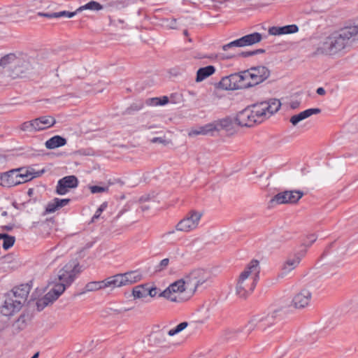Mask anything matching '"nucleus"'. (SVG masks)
Masks as SVG:
<instances>
[{
  "label": "nucleus",
  "mask_w": 358,
  "mask_h": 358,
  "mask_svg": "<svg viewBox=\"0 0 358 358\" xmlns=\"http://www.w3.org/2000/svg\"><path fill=\"white\" fill-rule=\"evenodd\" d=\"M198 272L192 271L189 274L185 275L179 280L184 282V287L190 295H192L196 289V284L195 278Z\"/></svg>",
  "instance_id": "nucleus-20"
},
{
  "label": "nucleus",
  "mask_w": 358,
  "mask_h": 358,
  "mask_svg": "<svg viewBox=\"0 0 358 358\" xmlns=\"http://www.w3.org/2000/svg\"><path fill=\"white\" fill-rule=\"evenodd\" d=\"M194 272H198L196 278H195L197 288L199 285H203L207 280L208 277L205 276L206 273L202 270H196L194 271Z\"/></svg>",
  "instance_id": "nucleus-37"
},
{
  "label": "nucleus",
  "mask_w": 358,
  "mask_h": 358,
  "mask_svg": "<svg viewBox=\"0 0 358 358\" xmlns=\"http://www.w3.org/2000/svg\"><path fill=\"white\" fill-rule=\"evenodd\" d=\"M239 77V83L241 89H245L250 87H252L251 80H250V74L248 72V70L243 71L238 73Z\"/></svg>",
  "instance_id": "nucleus-27"
},
{
  "label": "nucleus",
  "mask_w": 358,
  "mask_h": 358,
  "mask_svg": "<svg viewBox=\"0 0 358 358\" xmlns=\"http://www.w3.org/2000/svg\"><path fill=\"white\" fill-rule=\"evenodd\" d=\"M43 170L35 171L32 168L13 169L0 173V185L5 187H13L41 176Z\"/></svg>",
  "instance_id": "nucleus-5"
},
{
  "label": "nucleus",
  "mask_w": 358,
  "mask_h": 358,
  "mask_svg": "<svg viewBox=\"0 0 358 358\" xmlns=\"http://www.w3.org/2000/svg\"><path fill=\"white\" fill-rule=\"evenodd\" d=\"M170 262V259L169 258L163 259L160 261L159 264L156 266V271H164L167 268Z\"/></svg>",
  "instance_id": "nucleus-40"
},
{
  "label": "nucleus",
  "mask_w": 358,
  "mask_h": 358,
  "mask_svg": "<svg viewBox=\"0 0 358 358\" xmlns=\"http://www.w3.org/2000/svg\"><path fill=\"white\" fill-rule=\"evenodd\" d=\"M159 103H160V98H159V97L151 98V99H148L146 101V103L148 106H160Z\"/></svg>",
  "instance_id": "nucleus-45"
},
{
  "label": "nucleus",
  "mask_w": 358,
  "mask_h": 358,
  "mask_svg": "<svg viewBox=\"0 0 358 358\" xmlns=\"http://www.w3.org/2000/svg\"><path fill=\"white\" fill-rule=\"evenodd\" d=\"M280 106V101L277 99L253 104L237 114L236 122L241 127H252L278 111Z\"/></svg>",
  "instance_id": "nucleus-2"
},
{
  "label": "nucleus",
  "mask_w": 358,
  "mask_h": 358,
  "mask_svg": "<svg viewBox=\"0 0 358 358\" xmlns=\"http://www.w3.org/2000/svg\"><path fill=\"white\" fill-rule=\"evenodd\" d=\"M166 336H168L167 331L162 329L152 333L151 334V339H152L157 344H162L166 341Z\"/></svg>",
  "instance_id": "nucleus-28"
},
{
  "label": "nucleus",
  "mask_w": 358,
  "mask_h": 358,
  "mask_svg": "<svg viewBox=\"0 0 358 358\" xmlns=\"http://www.w3.org/2000/svg\"><path fill=\"white\" fill-rule=\"evenodd\" d=\"M286 194H287V191L282 192L277 194L271 199V202L272 203H275V204L287 203L288 198H287V195H286Z\"/></svg>",
  "instance_id": "nucleus-34"
},
{
  "label": "nucleus",
  "mask_w": 358,
  "mask_h": 358,
  "mask_svg": "<svg viewBox=\"0 0 358 358\" xmlns=\"http://www.w3.org/2000/svg\"><path fill=\"white\" fill-rule=\"evenodd\" d=\"M316 92L319 95H324L326 93V91L323 87H318Z\"/></svg>",
  "instance_id": "nucleus-55"
},
{
  "label": "nucleus",
  "mask_w": 358,
  "mask_h": 358,
  "mask_svg": "<svg viewBox=\"0 0 358 358\" xmlns=\"http://www.w3.org/2000/svg\"><path fill=\"white\" fill-rule=\"evenodd\" d=\"M38 357V353H36V355H34L33 357L36 358V357Z\"/></svg>",
  "instance_id": "nucleus-61"
},
{
  "label": "nucleus",
  "mask_w": 358,
  "mask_h": 358,
  "mask_svg": "<svg viewBox=\"0 0 358 358\" xmlns=\"http://www.w3.org/2000/svg\"><path fill=\"white\" fill-rule=\"evenodd\" d=\"M78 185V180L75 176H65L57 182L55 192L59 195H64L69 189L75 188Z\"/></svg>",
  "instance_id": "nucleus-12"
},
{
  "label": "nucleus",
  "mask_w": 358,
  "mask_h": 358,
  "mask_svg": "<svg viewBox=\"0 0 358 358\" xmlns=\"http://www.w3.org/2000/svg\"><path fill=\"white\" fill-rule=\"evenodd\" d=\"M255 55V52L253 51H245L242 52L241 56L243 57H248Z\"/></svg>",
  "instance_id": "nucleus-50"
},
{
  "label": "nucleus",
  "mask_w": 358,
  "mask_h": 358,
  "mask_svg": "<svg viewBox=\"0 0 358 358\" xmlns=\"http://www.w3.org/2000/svg\"><path fill=\"white\" fill-rule=\"evenodd\" d=\"M16 59L17 57L15 54H8L5 55L0 59V64L1 66H6L10 63L15 62Z\"/></svg>",
  "instance_id": "nucleus-38"
},
{
  "label": "nucleus",
  "mask_w": 358,
  "mask_h": 358,
  "mask_svg": "<svg viewBox=\"0 0 358 358\" xmlns=\"http://www.w3.org/2000/svg\"><path fill=\"white\" fill-rule=\"evenodd\" d=\"M303 255L302 253H296L289 256L282 266V271L283 274H287L299 266Z\"/></svg>",
  "instance_id": "nucleus-16"
},
{
  "label": "nucleus",
  "mask_w": 358,
  "mask_h": 358,
  "mask_svg": "<svg viewBox=\"0 0 358 358\" xmlns=\"http://www.w3.org/2000/svg\"><path fill=\"white\" fill-rule=\"evenodd\" d=\"M142 208H143V210H144L148 209V206H142Z\"/></svg>",
  "instance_id": "nucleus-60"
},
{
  "label": "nucleus",
  "mask_w": 358,
  "mask_h": 358,
  "mask_svg": "<svg viewBox=\"0 0 358 358\" xmlns=\"http://www.w3.org/2000/svg\"><path fill=\"white\" fill-rule=\"evenodd\" d=\"M103 8V6L101 5L99 3L95 1H91L85 5L80 6L78 9H77V11H80L83 10H91L94 11H98Z\"/></svg>",
  "instance_id": "nucleus-29"
},
{
  "label": "nucleus",
  "mask_w": 358,
  "mask_h": 358,
  "mask_svg": "<svg viewBox=\"0 0 358 358\" xmlns=\"http://www.w3.org/2000/svg\"><path fill=\"white\" fill-rule=\"evenodd\" d=\"M21 129L27 131H34V120L29 122H25L21 125Z\"/></svg>",
  "instance_id": "nucleus-41"
},
{
  "label": "nucleus",
  "mask_w": 358,
  "mask_h": 358,
  "mask_svg": "<svg viewBox=\"0 0 358 358\" xmlns=\"http://www.w3.org/2000/svg\"><path fill=\"white\" fill-rule=\"evenodd\" d=\"M345 252V247H341V248H338L337 251H334L332 255H334V257H336L338 255H344Z\"/></svg>",
  "instance_id": "nucleus-47"
},
{
  "label": "nucleus",
  "mask_w": 358,
  "mask_h": 358,
  "mask_svg": "<svg viewBox=\"0 0 358 358\" xmlns=\"http://www.w3.org/2000/svg\"><path fill=\"white\" fill-rule=\"evenodd\" d=\"M300 105V102L299 101H293L290 102L289 106L292 109L297 108Z\"/></svg>",
  "instance_id": "nucleus-53"
},
{
  "label": "nucleus",
  "mask_w": 358,
  "mask_h": 358,
  "mask_svg": "<svg viewBox=\"0 0 358 358\" xmlns=\"http://www.w3.org/2000/svg\"><path fill=\"white\" fill-rule=\"evenodd\" d=\"M183 293H187L184 287V282L178 280L170 284L159 294V296L164 297L171 302L181 303L187 299L182 296Z\"/></svg>",
  "instance_id": "nucleus-7"
},
{
  "label": "nucleus",
  "mask_w": 358,
  "mask_h": 358,
  "mask_svg": "<svg viewBox=\"0 0 358 358\" xmlns=\"http://www.w3.org/2000/svg\"><path fill=\"white\" fill-rule=\"evenodd\" d=\"M66 144V140L60 136H54L46 141L45 145L48 149L52 150Z\"/></svg>",
  "instance_id": "nucleus-25"
},
{
  "label": "nucleus",
  "mask_w": 358,
  "mask_h": 358,
  "mask_svg": "<svg viewBox=\"0 0 358 358\" xmlns=\"http://www.w3.org/2000/svg\"><path fill=\"white\" fill-rule=\"evenodd\" d=\"M120 274L122 275L124 286L139 282L143 278L142 273L137 270Z\"/></svg>",
  "instance_id": "nucleus-22"
},
{
  "label": "nucleus",
  "mask_w": 358,
  "mask_h": 358,
  "mask_svg": "<svg viewBox=\"0 0 358 358\" xmlns=\"http://www.w3.org/2000/svg\"><path fill=\"white\" fill-rule=\"evenodd\" d=\"M56 121L51 116H42L34 120V131H40L48 129L55 124Z\"/></svg>",
  "instance_id": "nucleus-18"
},
{
  "label": "nucleus",
  "mask_w": 358,
  "mask_h": 358,
  "mask_svg": "<svg viewBox=\"0 0 358 358\" xmlns=\"http://www.w3.org/2000/svg\"><path fill=\"white\" fill-rule=\"evenodd\" d=\"M188 324H189L187 322H182L180 323L175 328L171 329L167 331L168 336H173L179 334L180 332L183 331L186 327H187Z\"/></svg>",
  "instance_id": "nucleus-36"
},
{
  "label": "nucleus",
  "mask_w": 358,
  "mask_h": 358,
  "mask_svg": "<svg viewBox=\"0 0 358 358\" xmlns=\"http://www.w3.org/2000/svg\"><path fill=\"white\" fill-rule=\"evenodd\" d=\"M148 295L150 296L151 297H155L157 295V288L155 287H152L150 288H148Z\"/></svg>",
  "instance_id": "nucleus-46"
},
{
  "label": "nucleus",
  "mask_w": 358,
  "mask_h": 358,
  "mask_svg": "<svg viewBox=\"0 0 358 358\" xmlns=\"http://www.w3.org/2000/svg\"><path fill=\"white\" fill-rule=\"evenodd\" d=\"M253 52H255V55L259 54V53H263L264 52V49H257L256 50H254Z\"/></svg>",
  "instance_id": "nucleus-57"
},
{
  "label": "nucleus",
  "mask_w": 358,
  "mask_h": 358,
  "mask_svg": "<svg viewBox=\"0 0 358 358\" xmlns=\"http://www.w3.org/2000/svg\"><path fill=\"white\" fill-rule=\"evenodd\" d=\"M31 290V286L27 284H22L19 286L15 287L12 291L7 293L6 294L9 296L12 297V299H15L17 301H20L21 305L25 302L29 295V293Z\"/></svg>",
  "instance_id": "nucleus-14"
},
{
  "label": "nucleus",
  "mask_w": 358,
  "mask_h": 358,
  "mask_svg": "<svg viewBox=\"0 0 358 358\" xmlns=\"http://www.w3.org/2000/svg\"><path fill=\"white\" fill-rule=\"evenodd\" d=\"M79 273V264L75 262H69L57 273V277L51 283L50 290L45 295L38 299L36 306L38 310L57 300L75 280L77 273Z\"/></svg>",
  "instance_id": "nucleus-1"
},
{
  "label": "nucleus",
  "mask_w": 358,
  "mask_h": 358,
  "mask_svg": "<svg viewBox=\"0 0 358 358\" xmlns=\"http://www.w3.org/2000/svg\"><path fill=\"white\" fill-rule=\"evenodd\" d=\"M201 217V212L192 210L178 223L176 229L185 232L192 231L198 227Z\"/></svg>",
  "instance_id": "nucleus-9"
},
{
  "label": "nucleus",
  "mask_w": 358,
  "mask_h": 358,
  "mask_svg": "<svg viewBox=\"0 0 358 358\" xmlns=\"http://www.w3.org/2000/svg\"><path fill=\"white\" fill-rule=\"evenodd\" d=\"M287 203H294L297 202L303 195V193L301 191L292 190L287 191Z\"/></svg>",
  "instance_id": "nucleus-32"
},
{
  "label": "nucleus",
  "mask_w": 358,
  "mask_h": 358,
  "mask_svg": "<svg viewBox=\"0 0 358 358\" xmlns=\"http://www.w3.org/2000/svg\"><path fill=\"white\" fill-rule=\"evenodd\" d=\"M317 239V236L315 234H310L307 237V240L310 242V244L313 243Z\"/></svg>",
  "instance_id": "nucleus-52"
},
{
  "label": "nucleus",
  "mask_w": 358,
  "mask_h": 358,
  "mask_svg": "<svg viewBox=\"0 0 358 358\" xmlns=\"http://www.w3.org/2000/svg\"><path fill=\"white\" fill-rule=\"evenodd\" d=\"M215 71V68L212 65L199 69L196 72V81L199 83L204 80L206 78L213 75Z\"/></svg>",
  "instance_id": "nucleus-26"
},
{
  "label": "nucleus",
  "mask_w": 358,
  "mask_h": 358,
  "mask_svg": "<svg viewBox=\"0 0 358 358\" xmlns=\"http://www.w3.org/2000/svg\"><path fill=\"white\" fill-rule=\"evenodd\" d=\"M321 112L320 108H308L306 109L299 114L294 115L291 117L290 122L293 125H296L299 122L310 117L313 115L319 114Z\"/></svg>",
  "instance_id": "nucleus-21"
},
{
  "label": "nucleus",
  "mask_w": 358,
  "mask_h": 358,
  "mask_svg": "<svg viewBox=\"0 0 358 358\" xmlns=\"http://www.w3.org/2000/svg\"><path fill=\"white\" fill-rule=\"evenodd\" d=\"M90 189L92 194H97L106 192L108 189V188L98 185H93L90 187Z\"/></svg>",
  "instance_id": "nucleus-44"
},
{
  "label": "nucleus",
  "mask_w": 358,
  "mask_h": 358,
  "mask_svg": "<svg viewBox=\"0 0 358 358\" xmlns=\"http://www.w3.org/2000/svg\"><path fill=\"white\" fill-rule=\"evenodd\" d=\"M248 70L249 73L250 74V80L252 86L257 85L266 79H267L270 75L269 70L264 66H258L255 67H252Z\"/></svg>",
  "instance_id": "nucleus-11"
},
{
  "label": "nucleus",
  "mask_w": 358,
  "mask_h": 358,
  "mask_svg": "<svg viewBox=\"0 0 358 358\" xmlns=\"http://www.w3.org/2000/svg\"><path fill=\"white\" fill-rule=\"evenodd\" d=\"M188 135L190 137L195 136L197 135H204L202 127H199L196 129H192L188 132Z\"/></svg>",
  "instance_id": "nucleus-43"
},
{
  "label": "nucleus",
  "mask_w": 358,
  "mask_h": 358,
  "mask_svg": "<svg viewBox=\"0 0 358 358\" xmlns=\"http://www.w3.org/2000/svg\"><path fill=\"white\" fill-rule=\"evenodd\" d=\"M239 79L238 73H232L222 78L219 84L221 88L226 90H238L241 89Z\"/></svg>",
  "instance_id": "nucleus-15"
},
{
  "label": "nucleus",
  "mask_w": 358,
  "mask_h": 358,
  "mask_svg": "<svg viewBox=\"0 0 358 358\" xmlns=\"http://www.w3.org/2000/svg\"><path fill=\"white\" fill-rule=\"evenodd\" d=\"M220 57L221 59H231V58L233 57V56H231V55H225L224 54H221L220 55Z\"/></svg>",
  "instance_id": "nucleus-56"
},
{
  "label": "nucleus",
  "mask_w": 358,
  "mask_h": 358,
  "mask_svg": "<svg viewBox=\"0 0 358 358\" xmlns=\"http://www.w3.org/2000/svg\"><path fill=\"white\" fill-rule=\"evenodd\" d=\"M102 289H104L103 280L90 282L85 285L87 292H94Z\"/></svg>",
  "instance_id": "nucleus-35"
},
{
  "label": "nucleus",
  "mask_w": 358,
  "mask_h": 358,
  "mask_svg": "<svg viewBox=\"0 0 358 358\" xmlns=\"http://www.w3.org/2000/svg\"><path fill=\"white\" fill-rule=\"evenodd\" d=\"M311 299V292L307 289H303L294 296L292 305L296 308H303L310 304Z\"/></svg>",
  "instance_id": "nucleus-13"
},
{
  "label": "nucleus",
  "mask_w": 358,
  "mask_h": 358,
  "mask_svg": "<svg viewBox=\"0 0 358 358\" xmlns=\"http://www.w3.org/2000/svg\"><path fill=\"white\" fill-rule=\"evenodd\" d=\"M262 39V36L259 32H254L245 35L236 40L232 41L224 45L222 48L224 51H227L231 48H243L253 45L259 43Z\"/></svg>",
  "instance_id": "nucleus-8"
},
{
  "label": "nucleus",
  "mask_w": 358,
  "mask_h": 358,
  "mask_svg": "<svg viewBox=\"0 0 358 358\" xmlns=\"http://www.w3.org/2000/svg\"><path fill=\"white\" fill-rule=\"evenodd\" d=\"M77 12H78L77 10L75 12H69V11L63 10V11L56 12L55 15H56V18H59V17L71 18L76 15Z\"/></svg>",
  "instance_id": "nucleus-39"
},
{
  "label": "nucleus",
  "mask_w": 358,
  "mask_h": 358,
  "mask_svg": "<svg viewBox=\"0 0 358 358\" xmlns=\"http://www.w3.org/2000/svg\"><path fill=\"white\" fill-rule=\"evenodd\" d=\"M1 239H3L2 247L5 250L10 248L15 243V237L6 234H0Z\"/></svg>",
  "instance_id": "nucleus-33"
},
{
  "label": "nucleus",
  "mask_w": 358,
  "mask_h": 358,
  "mask_svg": "<svg viewBox=\"0 0 358 358\" xmlns=\"http://www.w3.org/2000/svg\"><path fill=\"white\" fill-rule=\"evenodd\" d=\"M33 193H34V189L30 188L28 189L27 194L29 196H31L33 194Z\"/></svg>",
  "instance_id": "nucleus-58"
},
{
  "label": "nucleus",
  "mask_w": 358,
  "mask_h": 358,
  "mask_svg": "<svg viewBox=\"0 0 358 358\" xmlns=\"http://www.w3.org/2000/svg\"><path fill=\"white\" fill-rule=\"evenodd\" d=\"M260 267L257 260H252L239 275L236 284V294L246 297L255 289L259 278Z\"/></svg>",
  "instance_id": "nucleus-4"
},
{
  "label": "nucleus",
  "mask_w": 358,
  "mask_h": 358,
  "mask_svg": "<svg viewBox=\"0 0 358 358\" xmlns=\"http://www.w3.org/2000/svg\"><path fill=\"white\" fill-rule=\"evenodd\" d=\"M345 27L350 34L352 41H358V20Z\"/></svg>",
  "instance_id": "nucleus-31"
},
{
  "label": "nucleus",
  "mask_w": 358,
  "mask_h": 358,
  "mask_svg": "<svg viewBox=\"0 0 358 358\" xmlns=\"http://www.w3.org/2000/svg\"><path fill=\"white\" fill-rule=\"evenodd\" d=\"M280 312V310H275L268 313H262L253 317L241 331L239 338H246V336L255 329L265 331L268 327L272 326L282 319Z\"/></svg>",
  "instance_id": "nucleus-6"
},
{
  "label": "nucleus",
  "mask_w": 358,
  "mask_h": 358,
  "mask_svg": "<svg viewBox=\"0 0 358 358\" xmlns=\"http://www.w3.org/2000/svg\"><path fill=\"white\" fill-rule=\"evenodd\" d=\"M56 12L50 13H38V15L40 16L46 17L48 18H56Z\"/></svg>",
  "instance_id": "nucleus-48"
},
{
  "label": "nucleus",
  "mask_w": 358,
  "mask_h": 358,
  "mask_svg": "<svg viewBox=\"0 0 358 358\" xmlns=\"http://www.w3.org/2000/svg\"><path fill=\"white\" fill-rule=\"evenodd\" d=\"M274 0H261L260 2L259 3V6H268V5H271V3H273Z\"/></svg>",
  "instance_id": "nucleus-49"
},
{
  "label": "nucleus",
  "mask_w": 358,
  "mask_h": 358,
  "mask_svg": "<svg viewBox=\"0 0 358 358\" xmlns=\"http://www.w3.org/2000/svg\"><path fill=\"white\" fill-rule=\"evenodd\" d=\"M107 207L106 203H103L96 210L94 215L92 217V220H94L96 219H98L100 215H101L102 212L106 209Z\"/></svg>",
  "instance_id": "nucleus-42"
},
{
  "label": "nucleus",
  "mask_w": 358,
  "mask_h": 358,
  "mask_svg": "<svg viewBox=\"0 0 358 358\" xmlns=\"http://www.w3.org/2000/svg\"><path fill=\"white\" fill-rule=\"evenodd\" d=\"M227 119H222L218 121L210 122L201 126L203 130L204 135H208L213 134L214 131H217L221 129L226 127L228 124Z\"/></svg>",
  "instance_id": "nucleus-19"
},
{
  "label": "nucleus",
  "mask_w": 358,
  "mask_h": 358,
  "mask_svg": "<svg viewBox=\"0 0 358 358\" xmlns=\"http://www.w3.org/2000/svg\"><path fill=\"white\" fill-rule=\"evenodd\" d=\"M157 141H159V138H154L152 139V142H157Z\"/></svg>",
  "instance_id": "nucleus-59"
},
{
  "label": "nucleus",
  "mask_w": 358,
  "mask_h": 358,
  "mask_svg": "<svg viewBox=\"0 0 358 358\" xmlns=\"http://www.w3.org/2000/svg\"><path fill=\"white\" fill-rule=\"evenodd\" d=\"M31 358H34V357H31Z\"/></svg>",
  "instance_id": "nucleus-62"
},
{
  "label": "nucleus",
  "mask_w": 358,
  "mask_h": 358,
  "mask_svg": "<svg viewBox=\"0 0 358 358\" xmlns=\"http://www.w3.org/2000/svg\"><path fill=\"white\" fill-rule=\"evenodd\" d=\"M70 201L69 199L55 198L51 202L48 203L45 211L48 213H52L58 208L66 206Z\"/></svg>",
  "instance_id": "nucleus-24"
},
{
  "label": "nucleus",
  "mask_w": 358,
  "mask_h": 358,
  "mask_svg": "<svg viewBox=\"0 0 358 358\" xmlns=\"http://www.w3.org/2000/svg\"><path fill=\"white\" fill-rule=\"evenodd\" d=\"M299 27L296 24H289L282 27L273 26L269 27L268 34L272 36H280L296 33Z\"/></svg>",
  "instance_id": "nucleus-17"
},
{
  "label": "nucleus",
  "mask_w": 358,
  "mask_h": 358,
  "mask_svg": "<svg viewBox=\"0 0 358 358\" xmlns=\"http://www.w3.org/2000/svg\"><path fill=\"white\" fill-rule=\"evenodd\" d=\"M132 294L136 299H141L148 296V290L145 285H138L134 287Z\"/></svg>",
  "instance_id": "nucleus-30"
},
{
  "label": "nucleus",
  "mask_w": 358,
  "mask_h": 358,
  "mask_svg": "<svg viewBox=\"0 0 358 358\" xmlns=\"http://www.w3.org/2000/svg\"><path fill=\"white\" fill-rule=\"evenodd\" d=\"M103 282L104 289H114L116 287H120L124 286L122 275L120 273L116 274L115 275L108 277L103 280Z\"/></svg>",
  "instance_id": "nucleus-23"
},
{
  "label": "nucleus",
  "mask_w": 358,
  "mask_h": 358,
  "mask_svg": "<svg viewBox=\"0 0 358 358\" xmlns=\"http://www.w3.org/2000/svg\"><path fill=\"white\" fill-rule=\"evenodd\" d=\"M159 98H160V103H159L160 106H164L169 103V98L166 96H164L159 97Z\"/></svg>",
  "instance_id": "nucleus-51"
},
{
  "label": "nucleus",
  "mask_w": 358,
  "mask_h": 358,
  "mask_svg": "<svg viewBox=\"0 0 358 358\" xmlns=\"http://www.w3.org/2000/svg\"><path fill=\"white\" fill-rule=\"evenodd\" d=\"M22 306L20 301L12 299L8 295H6V299L0 307V313L3 316L10 317L18 313Z\"/></svg>",
  "instance_id": "nucleus-10"
},
{
  "label": "nucleus",
  "mask_w": 358,
  "mask_h": 358,
  "mask_svg": "<svg viewBox=\"0 0 358 358\" xmlns=\"http://www.w3.org/2000/svg\"><path fill=\"white\" fill-rule=\"evenodd\" d=\"M352 41L346 27L337 31L321 37L315 45V55L334 56L339 54Z\"/></svg>",
  "instance_id": "nucleus-3"
},
{
  "label": "nucleus",
  "mask_w": 358,
  "mask_h": 358,
  "mask_svg": "<svg viewBox=\"0 0 358 358\" xmlns=\"http://www.w3.org/2000/svg\"><path fill=\"white\" fill-rule=\"evenodd\" d=\"M335 246H336V243H334V244H332V245L329 247V248L326 249V250H325V251L324 252V253H323V256H322V257H324L327 256L328 255L331 254V252H330V249H331V248H335Z\"/></svg>",
  "instance_id": "nucleus-54"
}]
</instances>
